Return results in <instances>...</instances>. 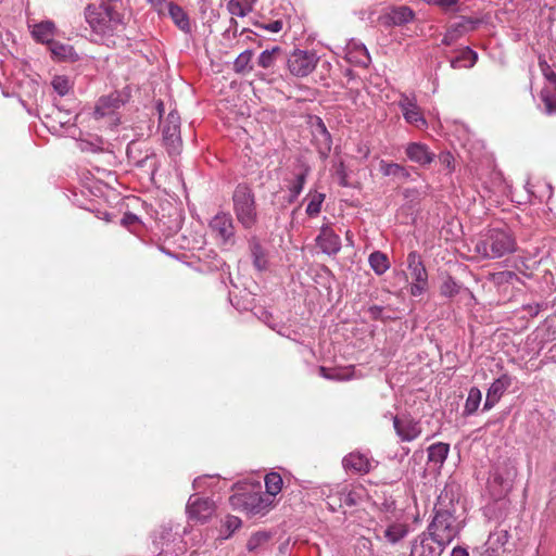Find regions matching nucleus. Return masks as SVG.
I'll return each instance as SVG.
<instances>
[{
	"instance_id": "f257e3e1",
	"label": "nucleus",
	"mask_w": 556,
	"mask_h": 556,
	"mask_svg": "<svg viewBox=\"0 0 556 556\" xmlns=\"http://www.w3.org/2000/svg\"><path fill=\"white\" fill-rule=\"evenodd\" d=\"M85 16L98 40L106 46L114 45L113 38L119 37L125 30L124 14L110 1H103L99 5L89 4L85 10Z\"/></svg>"
},
{
	"instance_id": "f03ea898",
	"label": "nucleus",
	"mask_w": 556,
	"mask_h": 556,
	"mask_svg": "<svg viewBox=\"0 0 556 556\" xmlns=\"http://www.w3.org/2000/svg\"><path fill=\"white\" fill-rule=\"evenodd\" d=\"M452 508L444 507L442 495L439 497V503L434 508V517L429 523L427 530L434 540L450 545L453 540L462 531L464 523L455 516L453 505Z\"/></svg>"
},
{
	"instance_id": "7ed1b4c3",
	"label": "nucleus",
	"mask_w": 556,
	"mask_h": 556,
	"mask_svg": "<svg viewBox=\"0 0 556 556\" xmlns=\"http://www.w3.org/2000/svg\"><path fill=\"white\" fill-rule=\"evenodd\" d=\"M516 241L507 229L491 228L477 241L475 251L483 258L494 260L513 253Z\"/></svg>"
},
{
	"instance_id": "20e7f679",
	"label": "nucleus",
	"mask_w": 556,
	"mask_h": 556,
	"mask_svg": "<svg viewBox=\"0 0 556 556\" xmlns=\"http://www.w3.org/2000/svg\"><path fill=\"white\" fill-rule=\"evenodd\" d=\"M233 211L243 228L250 229L257 223L255 198L247 185H238L232 194Z\"/></svg>"
},
{
	"instance_id": "39448f33",
	"label": "nucleus",
	"mask_w": 556,
	"mask_h": 556,
	"mask_svg": "<svg viewBox=\"0 0 556 556\" xmlns=\"http://www.w3.org/2000/svg\"><path fill=\"white\" fill-rule=\"evenodd\" d=\"M161 131L168 154H179L182 141L180 137V116L177 112H169L166 118L161 121Z\"/></svg>"
},
{
	"instance_id": "423d86ee",
	"label": "nucleus",
	"mask_w": 556,
	"mask_h": 556,
	"mask_svg": "<svg viewBox=\"0 0 556 556\" xmlns=\"http://www.w3.org/2000/svg\"><path fill=\"white\" fill-rule=\"evenodd\" d=\"M407 269L413 279L410 294L419 296L428 287V274L420 255L416 251H412L407 255Z\"/></svg>"
},
{
	"instance_id": "0eeeda50",
	"label": "nucleus",
	"mask_w": 556,
	"mask_h": 556,
	"mask_svg": "<svg viewBox=\"0 0 556 556\" xmlns=\"http://www.w3.org/2000/svg\"><path fill=\"white\" fill-rule=\"evenodd\" d=\"M317 62L318 58L315 53L303 50H295L289 55L287 65L292 75L298 77H305L314 71Z\"/></svg>"
},
{
	"instance_id": "6e6552de",
	"label": "nucleus",
	"mask_w": 556,
	"mask_h": 556,
	"mask_svg": "<svg viewBox=\"0 0 556 556\" xmlns=\"http://www.w3.org/2000/svg\"><path fill=\"white\" fill-rule=\"evenodd\" d=\"M392 421L396 435L403 442H412L419 438L422 432L420 421L409 415L393 416Z\"/></svg>"
},
{
	"instance_id": "1a4fd4ad",
	"label": "nucleus",
	"mask_w": 556,
	"mask_h": 556,
	"mask_svg": "<svg viewBox=\"0 0 556 556\" xmlns=\"http://www.w3.org/2000/svg\"><path fill=\"white\" fill-rule=\"evenodd\" d=\"M208 227L222 243L228 244L233 242L235 226L230 214L225 212L217 213L211 219Z\"/></svg>"
},
{
	"instance_id": "9d476101",
	"label": "nucleus",
	"mask_w": 556,
	"mask_h": 556,
	"mask_svg": "<svg viewBox=\"0 0 556 556\" xmlns=\"http://www.w3.org/2000/svg\"><path fill=\"white\" fill-rule=\"evenodd\" d=\"M446 546L441 541L434 540L427 530L415 539L410 556H441Z\"/></svg>"
},
{
	"instance_id": "9b49d317",
	"label": "nucleus",
	"mask_w": 556,
	"mask_h": 556,
	"mask_svg": "<svg viewBox=\"0 0 556 556\" xmlns=\"http://www.w3.org/2000/svg\"><path fill=\"white\" fill-rule=\"evenodd\" d=\"M214 511L215 505L210 498H201L197 495L190 496L187 504V513L191 520L203 523L213 516Z\"/></svg>"
},
{
	"instance_id": "f8f14e48",
	"label": "nucleus",
	"mask_w": 556,
	"mask_h": 556,
	"mask_svg": "<svg viewBox=\"0 0 556 556\" xmlns=\"http://www.w3.org/2000/svg\"><path fill=\"white\" fill-rule=\"evenodd\" d=\"M399 106L408 124H412L419 129L427 127V121L418 108L415 97H408L404 93L401 94Z\"/></svg>"
},
{
	"instance_id": "ddd939ff",
	"label": "nucleus",
	"mask_w": 556,
	"mask_h": 556,
	"mask_svg": "<svg viewBox=\"0 0 556 556\" xmlns=\"http://www.w3.org/2000/svg\"><path fill=\"white\" fill-rule=\"evenodd\" d=\"M479 24V20L463 17L462 21L448 26L443 36L442 45H453L467 33L475 30Z\"/></svg>"
},
{
	"instance_id": "4468645a",
	"label": "nucleus",
	"mask_w": 556,
	"mask_h": 556,
	"mask_svg": "<svg viewBox=\"0 0 556 556\" xmlns=\"http://www.w3.org/2000/svg\"><path fill=\"white\" fill-rule=\"evenodd\" d=\"M233 506L242 507L248 514L257 515L262 513L265 507V501L260 493L238 494L230 497Z\"/></svg>"
},
{
	"instance_id": "2eb2a0df",
	"label": "nucleus",
	"mask_w": 556,
	"mask_h": 556,
	"mask_svg": "<svg viewBox=\"0 0 556 556\" xmlns=\"http://www.w3.org/2000/svg\"><path fill=\"white\" fill-rule=\"evenodd\" d=\"M318 248L328 255L337 254L341 249V239L334 233L332 228L325 225L320 228L319 235L316 238Z\"/></svg>"
},
{
	"instance_id": "dca6fc26",
	"label": "nucleus",
	"mask_w": 556,
	"mask_h": 556,
	"mask_svg": "<svg viewBox=\"0 0 556 556\" xmlns=\"http://www.w3.org/2000/svg\"><path fill=\"white\" fill-rule=\"evenodd\" d=\"M510 384L511 378L506 374L494 380L488 389L483 410H490L501 400Z\"/></svg>"
},
{
	"instance_id": "f3484780",
	"label": "nucleus",
	"mask_w": 556,
	"mask_h": 556,
	"mask_svg": "<svg viewBox=\"0 0 556 556\" xmlns=\"http://www.w3.org/2000/svg\"><path fill=\"white\" fill-rule=\"evenodd\" d=\"M540 68L546 80H548L551 84L555 86V93H552L547 88L542 90L541 93L542 101L545 104L546 112L548 114H553L556 113V73L545 61H540Z\"/></svg>"
},
{
	"instance_id": "a211bd4d",
	"label": "nucleus",
	"mask_w": 556,
	"mask_h": 556,
	"mask_svg": "<svg viewBox=\"0 0 556 556\" xmlns=\"http://www.w3.org/2000/svg\"><path fill=\"white\" fill-rule=\"evenodd\" d=\"M405 153L409 161L420 166L429 165L435 157V154L430 151L429 147L421 142L408 143L405 148Z\"/></svg>"
},
{
	"instance_id": "6ab92c4d",
	"label": "nucleus",
	"mask_w": 556,
	"mask_h": 556,
	"mask_svg": "<svg viewBox=\"0 0 556 556\" xmlns=\"http://www.w3.org/2000/svg\"><path fill=\"white\" fill-rule=\"evenodd\" d=\"M343 467L357 473H367L374 468V459L361 452H352L342 460Z\"/></svg>"
},
{
	"instance_id": "aec40b11",
	"label": "nucleus",
	"mask_w": 556,
	"mask_h": 556,
	"mask_svg": "<svg viewBox=\"0 0 556 556\" xmlns=\"http://www.w3.org/2000/svg\"><path fill=\"white\" fill-rule=\"evenodd\" d=\"M414 18V12L406 5L394 7L389 13L381 16V21L386 26H401Z\"/></svg>"
},
{
	"instance_id": "412c9836",
	"label": "nucleus",
	"mask_w": 556,
	"mask_h": 556,
	"mask_svg": "<svg viewBox=\"0 0 556 556\" xmlns=\"http://www.w3.org/2000/svg\"><path fill=\"white\" fill-rule=\"evenodd\" d=\"M312 135L321 152H329L331 149V136L321 118L315 117L312 121Z\"/></svg>"
},
{
	"instance_id": "4be33fe9",
	"label": "nucleus",
	"mask_w": 556,
	"mask_h": 556,
	"mask_svg": "<svg viewBox=\"0 0 556 556\" xmlns=\"http://www.w3.org/2000/svg\"><path fill=\"white\" fill-rule=\"evenodd\" d=\"M131 153H132V148L129 147L128 150H127L128 157L134 161V164L138 168L144 169V172L151 178H153V176L155 175V173L157 172L159 166H160V161H159L157 155L154 152L151 151V152H147L146 155L142 159L135 160L131 156Z\"/></svg>"
},
{
	"instance_id": "5701e85b",
	"label": "nucleus",
	"mask_w": 556,
	"mask_h": 556,
	"mask_svg": "<svg viewBox=\"0 0 556 556\" xmlns=\"http://www.w3.org/2000/svg\"><path fill=\"white\" fill-rule=\"evenodd\" d=\"M168 15L170 16L174 24L185 34H190L191 23L186 11L178 4L169 2L167 4Z\"/></svg>"
},
{
	"instance_id": "b1692460",
	"label": "nucleus",
	"mask_w": 556,
	"mask_h": 556,
	"mask_svg": "<svg viewBox=\"0 0 556 556\" xmlns=\"http://www.w3.org/2000/svg\"><path fill=\"white\" fill-rule=\"evenodd\" d=\"M31 35L36 41L49 45L53 40L54 24L49 21L35 24Z\"/></svg>"
},
{
	"instance_id": "393cba45",
	"label": "nucleus",
	"mask_w": 556,
	"mask_h": 556,
	"mask_svg": "<svg viewBox=\"0 0 556 556\" xmlns=\"http://www.w3.org/2000/svg\"><path fill=\"white\" fill-rule=\"evenodd\" d=\"M255 3L256 0H229L227 10L232 17H244L253 11Z\"/></svg>"
},
{
	"instance_id": "a878e982",
	"label": "nucleus",
	"mask_w": 556,
	"mask_h": 556,
	"mask_svg": "<svg viewBox=\"0 0 556 556\" xmlns=\"http://www.w3.org/2000/svg\"><path fill=\"white\" fill-rule=\"evenodd\" d=\"M379 170L383 176H393L402 180H407L410 177L409 172L403 165L389 163L384 160L380 161Z\"/></svg>"
},
{
	"instance_id": "bb28decb",
	"label": "nucleus",
	"mask_w": 556,
	"mask_h": 556,
	"mask_svg": "<svg viewBox=\"0 0 556 556\" xmlns=\"http://www.w3.org/2000/svg\"><path fill=\"white\" fill-rule=\"evenodd\" d=\"M450 452L447 443L438 442L428 447V460L438 466H442Z\"/></svg>"
},
{
	"instance_id": "cd10ccee",
	"label": "nucleus",
	"mask_w": 556,
	"mask_h": 556,
	"mask_svg": "<svg viewBox=\"0 0 556 556\" xmlns=\"http://www.w3.org/2000/svg\"><path fill=\"white\" fill-rule=\"evenodd\" d=\"M307 173V168L301 170L300 173L295 174L293 180L289 184L288 203L294 202L303 191L304 185L306 182Z\"/></svg>"
},
{
	"instance_id": "c85d7f7f",
	"label": "nucleus",
	"mask_w": 556,
	"mask_h": 556,
	"mask_svg": "<svg viewBox=\"0 0 556 556\" xmlns=\"http://www.w3.org/2000/svg\"><path fill=\"white\" fill-rule=\"evenodd\" d=\"M371 269L379 276L383 275L390 268V262L386 253L381 251L372 252L368 257Z\"/></svg>"
},
{
	"instance_id": "c756f323",
	"label": "nucleus",
	"mask_w": 556,
	"mask_h": 556,
	"mask_svg": "<svg viewBox=\"0 0 556 556\" xmlns=\"http://www.w3.org/2000/svg\"><path fill=\"white\" fill-rule=\"evenodd\" d=\"M482 400V393L477 387L470 388L464 407V415L469 416L477 412Z\"/></svg>"
},
{
	"instance_id": "7c9ffc66",
	"label": "nucleus",
	"mask_w": 556,
	"mask_h": 556,
	"mask_svg": "<svg viewBox=\"0 0 556 556\" xmlns=\"http://www.w3.org/2000/svg\"><path fill=\"white\" fill-rule=\"evenodd\" d=\"M307 198H308V204H307V207H306V214L309 216V217H315L317 216L320 211H321V205L325 201V198L326 195L324 193H320V192H312L309 191V193L307 194Z\"/></svg>"
},
{
	"instance_id": "2f4dec72",
	"label": "nucleus",
	"mask_w": 556,
	"mask_h": 556,
	"mask_svg": "<svg viewBox=\"0 0 556 556\" xmlns=\"http://www.w3.org/2000/svg\"><path fill=\"white\" fill-rule=\"evenodd\" d=\"M407 526L403 523H393L390 525L384 530V538L388 540V542L395 544L402 539H404L407 534Z\"/></svg>"
},
{
	"instance_id": "473e14b6",
	"label": "nucleus",
	"mask_w": 556,
	"mask_h": 556,
	"mask_svg": "<svg viewBox=\"0 0 556 556\" xmlns=\"http://www.w3.org/2000/svg\"><path fill=\"white\" fill-rule=\"evenodd\" d=\"M253 56L252 50L241 52L233 62V71L238 74H243L252 71L251 60Z\"/></svg>"
},
{
	"instance_id": "72a5a7b5",
	"label": "nucleus",
	"mask_w": 556,
	"mask_h": 556,
	"mask_svg": "<svg viewBox=\"0 0 556 556\" xmlns=\"http://www.w3.org/2000/svg\"><path fill=\"white\" fill-rule=\"evenodd\" d=\"M251 254L253 257V265L257 270H264L267 267V258L264 249L258 242L250 244Z\"/></svg>"
},
{
	"instance_id": "f704fd0d",
	"label": "nucleus",
	"mask_w": 556,
	"mask_h": 556,
	"mask_svg": "<svg viewBox=\"0 0 556 556\" xmlns=\"http://www.w3.org/2000/svg\"><path fill=\"white\" fill-rule=\"evenodd\" d=\"M49 49L53 56L59 60H67L74 55L73 47L70 45L61 43L58 41H51L49 43Z\"/></svg>"
},
{
	"instance_id": "c9c22d12",
	"label": "nucleus",
	"mask_w": 556,
	"mask_h": 556,
	"mask_svg": "<svg viewBox=\"0 0 556 556\" xmlns=\"http://www.w3.org/2000/svg\"><path fill=\"white\" fill-rule=\"evenodd\" d=\"M281 53V48L274 47L270 50L263 51L257 60L258 66L262 68H270L274 66L277 55Z\"/></svg>"
},
{
	"instance_id": "e433bc0d",
	"label": "nucleus",
	"mask_w": 556,
	"mask_h": 556,
	"mask_svg": "<svg viewBox=\"0 0 556 556\" xmlns=\"http://www.w3.org/2000/svg\"><path fill=\"white\" fill-rule=\"evenodd\" d=\"M51 85H52L54 91L61 97L66 96L72 90V87H73V84L70 80V78L64 75L54 76L52 78Z\"/></svg>"
},
{
	"instance_id": "4c0bfd02",
	"label": "nucleus",
	"mask_w": 556,
	"mask_h": 556,
	"mask_svg": "<svg viewBox=\"0 0 556 556\" xmlns=\"http://www.w3.org/2000/svg\"><path fill=\"white\" fill-rule=\"evenodd\" d=\"M282 478L277 472L267 473L265 477L266 492L270 495H276L281 491Z\"/></svg>"
},
{
	"instance_id": "58836bf2",
	"label": "nucleus",
	"mask_w": 556,
	"mask_h": 556,
	"mask_svg": "<svg viewBox=\"0 0 556 556\" xmlns=\"http://www.w3.org/2000/svg\"><path fill=\"white\" fill-rule=\"evenodd\" d=\"M319 375L328 380H348L350 375L341 369H329L327 367H319Z\"/></svg>"
},
{
	"instance_id": "ea45409f",
	"label": "nucleus",
	"mask_w": 556,
	"mask_h": 556,
	"mask_svg": "<svg viewBox=\"0 0 556 556\" xmlns=\"http://www.w3.org/2000/svg\"><path fill=\"white\" fill-rule=\"evenodd\" d=\"M508 541V534L507 531H498L491 533L488 539V544L493 551H496L497 548L504 546Z\"/></svg>"
},
{
	"instance_id": "a19ab883",
	"label": "nucleus",
	"mask_w": 556,
	"mask_h": 556,
	"mask_svg": "<svg viewBox=\"0 0 556 556\" xmlns=\"http://www.w3.org/2000/svg\"><path fill=\"white\" fill-rule=\"evenodd\" d=\"M241 527V519L236 516H227L223 523V532L226 534L223 539H228L237 529Z\"/></svg>"
},
{
	"instance_id": "79ce46f5",
	"label": "nucleus",
	"mask_w": 556,
	"mask_h": 556,
	"mask_svg": "<svg viewBox=\"0 0 556 556\" xmlns=\"http://www.w3.org/2000/svg\"><path fill=\"white\" fill-rule=\"evenodd\" d=\"M459 291V286L451 277H447L441 285V294L447 298L455 296Z\"/></svg>"
},
{
	"instance_id": "37998d69",
	"label": "nucleus",
	"mask_w": 556,
	"mask_h": 556,
	"mask_svg": "<svg viewBox=\"0 0 556 556\" xmlns=\"http://www.w3.org/2000/svg\"><path fill=\"white\" fill-rule=\"evenodd\" d=\"M269 536L265 532H257L251 535L247 543V548L252 552L255 551L258 546H261L263 543L267 542Z\"/></svg>"
},
{
	"instance_id": "c03bdc74",
	"label": "nucleus",
	"mask_w": 556,
	"mask_h": 556,
	"mask_svg": "<svg viewBox=\"0 0 556 556\" xmlns=\"http://www.w3.org/2000/svg\"><path fill=\"white\" fill-rule=\"evenodd\" d=\"M256 27L262 28L264 30L270 31V33H279L283 27V22L281 20H276L269 23H261L258 21H255L253 23Z\"/></svg>"
},
{
	"instance_id": "a18cd8bd",
	"label": "nucleus",
	"mask_w": 556,
	"mask_h": 556,
	"mask_svg": "<svg viewBox=\"0 0 556 556\" xmlns=\"http://www.w3.org/2000/svg\"><path fill=\"white\" fill-rule=\"evenodd\" d=\"M459 58H462V62H468L465 63L464 67H472L478 60V54L476 51L467 47L462 51Z\"/></svg>"
},
{
	"instance_id": "49530a36",
	"label": "nucleus",
	"mask_w": 556,
	"mask_h": 556,
	"mask_svg": "<svg viewBox=\"0 0 556 556\" xmlns=\"http://www.w3.org/2000/svg\"><path fill=\"white\" fill-rule=\"evenodd\" d=\"M516 476V470L515 468H510L508 469V471L506 472V476H502L498 471H495L493 473V478L496 482H498L500 484H508L509 482L513 481V479L515 478Z\"/></svg>"
},
{
	"instance_id": "de8ad7c7",
	"label": "nucleus",
	"mask_w": 556,
	"mask_h": 556,
	"mask_svg": "<svg viewBox=\"0 0 556 556\" xmlns=\"http://www.w3.org/2000/svg\"><path fill=\"white\" fill-rule=\"evenodd\" d=\"M428 4L438 5L444 10H450L456 4V0H424Z\"/></svg>"
},
{
	"instance_id": "09e8293b",
	"label": "nucleus",
	"mask_w": 556,
	"mask_h": 556,
	"mask_svg": "<svg viewBox=\"0 0 556 556\" xmlns=\"http://www.w3.org/2000/svg\"><path fill=\"white\" fill-rule=\"evenodd\" d=\"M523 309L529 314V316L535 317L542 309V304H539V303L528 304V305L523 306Z\"/></svg>"
},
{
	"instance_id": "8fccbe9b",
	"label": "nucleus",
	"mask_w": 556,
	"mask_h": 556,
	"mask_svg": "<svg viewBox=\"0 0 556 556\" xmlns=\"http://www.w3.org/2000/svg\"><path fill=\"white\" fill-rule=\"evenodd\" d=\"M440 161L442 164H444L447 168L452 169V163H453V156L450 153H444L440 156Z\"/></svg>"
},
{
	"instance_id": "3c124183",
	"label": "nucleus",
	"mask_w": 556,
	"mask_h": 556,
	"mask_svg": "<svg viewBox=\"0 0 556 556\" xmlns=\"http://www.w3.org/2000/svg\"><path fill=\"white\" fill-rule=\"evenodd\" d=\"M451 556H468V552L464 547L456 546L453 548Z\"/></svg>"
},
{
	"instance_id": "603ef678",
	"label": "nucleus",
	"mask_w": 556,
	"mask_h": 556,
	"mask_svg": "<svg viewBox=\"0 0 556 556\" xmlns=\"http://www.w3.org/2000/svg\"><path fill=\"white\" fill-rule=\"evenodd\" d=\"M369 313L374 318H379L382 313V307L378 305H374L369 308Z\"/></svg>"
},
{
	"instance_id": "864d4df0",
	"label": "nucleus",
	"mask_w": 556,
	"mask_h": 556,
	"mask_svg": "<svg viewBox=\"0 0 556 556\" xmlns=\"http://www.w3.org/2000/svg\"><path fill=\"white\" fill-rule=\"evenodd\" d=\"M450 63H451V67H452V68H455V70H457V68H462V67H464V65H465V64L462 62V58H459V56H456V58L452 59Z\"/></svg>"
},
{
	"instance_id": "5fc2aeb1",
	"label": "nucleus",
	"mask_w": 556,
	"mask_h": 556,
	"mask_svg": "<svg viewBox=\"0 0 556 556\" xmlns=\"http://www.w3.org/2000/svg\"><path fill=\"white\" fill-rule=\"evenodd\" d=\"M247 34V40H254V38L251 35L257 36L255 33L251 31L249 28H243L240 31V36H243Z\"/></svg>"
},
{
	"instance_id": "6e6d98bb",
	"label": "nucleus",
	"mask_w": 556,
	"mask_h": 556,
	"mask_svg": "<svg viewBox=\"0 0 556 556\" xmlns=\"http://www.w3.org/2000/svg\"><path fill=\"white\" fill-rule=\"evenodd\" d=\"M231 26H233V36L236 37L238 33V22L235 20V17L230 18Z\"/></svg>"
},
{
	"instance_id": "4d7b16f0",
	"label": "nucleus",
	"mask_w": 556,
	"mask_h": 556,
	"mask_svg": "<svg viewBox=\"0 0 556 556\" xmlns=\"http://www.w3.org/2000/svg\"><path fill=\"white\" fill-rule=\"evenodd\" d=\"M152 5H162L166 0H148Z\"/></svg>"
},
{
	"instance_id": "13d9d810",
	"label": "nucleus",
	"mask_w": 556,
	"mask_h": 556,
	"mask_svg": "<svg viewBox=\"0 0 556 556\" xmlns=\"http://www.w3.org/2000/svg\"><path fill=\"white\" fill-rule=\"evenodd\" d=\"M167 536H170V529H165L163 532H162V539H165Z\"/></svg>"
},
{
	"instance_id": "bf43d9fd",
	"label": "nucleus",
	"mask_w": 556,
	"mask_h": 556,
	"mask_svg": "<svg viewBox=\"0 0 556 556\" xmlns=\"http://www.w3.org/2000/svg\"><path fill=\"white\" fill-rule=\"evenodd\" d=\"M126 218L137 219L136 215H128Z\"/></svg>"
}]
</instances>
